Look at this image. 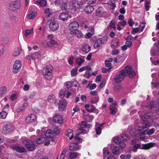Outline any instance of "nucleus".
Masks as SVG:
<instances>
[{
	"mask_svg": "<svg viewBox=\"0 0 159 159\" xmlns=\"http://www.w3.org/2000/svg\"><path fill=\"white\" fill-rule=\"evenodd\" d=\"M141 145L140 144H135L133 146V151L134 152H136L138 149L139 148H140L141 149Z\"/></svg>",
	"mask_w": 159,
	"mask_h": 159,
	"instance_id": "a18cd8bd",
	"label": "nucleus"
},
{
	"mask_svg": "<svg viewBox=\"0 0 159 159\" xmlns=\"http://www.w3.org/2000/svg\"><path fill=\"white\" fill-rule=\"evenodd\" d=\"M145 28V24L144 22L140 23L139 28L140 32L142 31Z\"/></svg>",
	"mask_w": 159,
	"mask_h": 159,
	"instance_id": "603ef678",
	"label": "nucleus"
},
{
	"mask_svg": "<svg viewBox=\"0 0 159 159\" xmlns=\"http://www.w3.org/2000/svg\"><path fill=\"white\" fill-rule=\"evenodd\" d=\"M76 61L77 64L79 66H80L83 62L84 61V60L82 58L78 57L76 59Z\"/></svg>",
	"mask_w": 159,
	"mask_h": 159,
	"instance_id": "a19ab883",
	"label": "nucleus"
},
{
	"mask_svg": "<svg viewBox=\"0 0 159 159\" xmlns=\"http://www.w3.org/2000/svg\"><path fill=\"white\" fill-rule=\"evenodd\" d=\"M39 54L38 52H35L27 56V58L30 60H34L39 57Z\"/></svg>",
	"mask_w": 159,
	"mask_h": 159,
	"instance_id": "6ab92c4d",
	"label": "nucleus"
},
{
	"mask_svg": "<svg viewBox=\"0 0 159 159\" xmlns=\"http://www.w3.org/2000/svg\"><path fill=\"white\" fill-rule=\"evenodd\" d=\"M125 74L124 71L121 70L119 74L117 75L115 78V80L116 83L119 84L123 80L125 77Z\"/></svg>",
	"mask_w": 159,
	"mask_h": 159,
	"instance_id": "423d86ee",
	"label": "nucleus"
},
{
	"mask_svg": "<svg viewBox=\"0 0 159 159\" xmlns=\"http://www.w3.org/2000/svg\"><path fill=\"white\" fill-rule=\"evenodd\" d=\"M48 134H51L52 135H53V134L52 132V131L51 129H47L45 134V136L46 137H49V136H50V135H47Z\"/></svg>",
	"mask_w": 159,
	"mask_h": 159,
	"instance_id": "6e6d98bb",
	"label": "nucleus"
},
{
	"mask_svg": "<svg viewBox=\"0 0 159 159\" xmlns=\"http://www.w3.org/2000/svg\"><path fill=\"white\" fill-rule=\"evenodd\" d=\"M77 68L75 67L71 71V75L72 77L76 76L77 75Z\"/></svg>",
	"mask_w": 159,
	"mask_h": 159,
	"instance_id": "ea45409f",
	"label": "nucleus"
},
{
	"mask_svg": "<svg viewBox=\"0 0 159 159\" xmlns=\"http://www.w3.org/2000/svg\"><path fill=\"white\" fill-rule=\"evenodd\" d=\"M99 98L98 96H96L93 99H91L90 101L92 103H95L99 101Z\"/></svg>",
	"mask_w": 159,
	"mask_h": 159,
	"instance_id": "c03bdc74",
	"label": "nucleus"
},
{
	"mask_svg": "<svg viewBox=\"0 0 159 159\" xmlns=\"http://www.w3.org/2000/svg\"><path fill=\"white\" fill-rule=\"evenodd\" d=\"M71 34L75 35L78 38H81L82 37L83 34L81 32L78 30H76L73 31V32L71 33Z\"/></svg>",
	"mask_w": 159,
	"mask_h": 159,
	"instance_id": "393cba45",
	"label": "nucleus"
},
{
	"mask_svg": "<svg viewBox=\"0 0 159 159\" xmlns=\"http://www.w3.org/2000/svg\"><path fill=\"white\" fill-rule=\"evenodd\" d=\"M52 131L53 134H58L60 132L58 128L55 125L53 126V130Z\"/></svg>",
	"mask_w": 159,
	"mask_h": 159,
	"instance_id": "c9c22d12",
	"label": "nucleus"
},
{
	"mask_svg": "<svg viewBox=\"0 0 159 159\" xmlns=\"http://www.w3.org/2000/svg\"><path fill=\"white\" fill-rule=\"evenodd\" d=\"M105 66L107 67H110L111 66V64L109 60H106L105 61Z\"/></svg>",
	"mask_w": 159,
	"mask_h": 159,
	"instance_id": "0e129e2a",
	"label": "nucleus"
},
{
	"mask_svg": "<svg viewBox=\"0 0 159 159\" xmlns=\"http://www.w3.org/2000/svg\"><path fill=\"white\" fill-rule=\"evenodd\" d=\"M53 13L52 11H45L44 13L47 16H49Z\"/></svg>",
	"mask_w": 159,
	"mask_h": 159,
	"instance_id": "69168bd1",
	"label": "nucleus"
},
{
	"mask_svg": "<svg viewBox=\"0 0 159 159\" xmlns=\"http://www.w3.org/2000/svg\"><path fill=\"white\" fill-rule=\"evenodd\" d=\"M150 113H146L144 114L142 116H141V119H142V120H145L146 119H149L151 117V115H150Z\"/></svg>",
	"mask_w": 159,
	"mask_h": 159,
	"instance_id": "4c0bfd02",
	"label": "nucleus"
},
{
	"mask_svg": "<svg viewBox=\"0 0 159 159\" xmlns=\"http://www.w3.org/2000/svg\"><path fill=\"white\" fill-rule=\"evenodd\" d=\"M61 9H64L65 10H66L67 9H75L76 10L77 9H79L80 7L79 5L77 2H72L71 5H70V8H68L67 7V3H64L62 6Z\"/></svg>",
	"mask_w": 159,
	"mask_h": 159,
	"instance_id": "39448f33",
	"label": "nucleus"
},
{
	"mask_svg": "<svg viewBox=\"0 0 159 159\" xmlns=\"http://www.w3.org/2000/svg\"><path fill=\"white\" fill-rule=\"evenodd\" d=\"M47 140V139L44 137L39 138L36 140L35 142L37 144H40L43 143Z\"/></svg>",
	"mask_w": 159,
	"mask_h": 159,
	"instance_id": "bb28decb",
	"label": "nucleus"
},
{
	"mask_svg": "<svg viewBox=\"0 0 159 159\" xmlns=\"http://www.w3.org/2000/svg\"><path fill=\"white\" fill-rule=\"evenodd\" d=\"M58 109L60 111H63L67 104L66 101L64 99H62L60 102H58Z\"/></svg>",
	"mask_w": 159,
	"mask_h": 159,
	"instance_id": "f3484780",
	"label": "nucleus"
},
{
	"mask_svg": "<svg viewBox=\"0 0 159 159\" xmlns=\"http://www.w3.org/2000/svg\"><path fill=\"white\" fill-rule=\"evenodd\" d=\"M127 75L129 76V78H132L135 76L136 73L134 70H132Z\"/></svg>",
	"mask_w": 159,
	"mask_h": 159,
	"instance_id": "49530a36",
	"label": "nucleus"
},
{
	"mask_svg": "<svg viewBox=\"0 0 159 159\" xmlns=\"http://www.w3.org/2000/svg\"><path fill=\"white\" fill-rule=\"evenodd\" d=\"M73 130L72 129H69L68 130L66 133V135L69 137H70V140H71L73 137Z\"/></svg>",
	"mask_w": 159,
	"mask_h": 159,
	"instance_id": "7c9ffc66",
	"label": "nucleus"
},
{
	"mask_svg": "<svg viewBox=\"0 0 159 159\" xmlns=\"http://www.w3.org/2000/svg\"><path fill=\"white\" fill-rule=\"evenodd\" d=\"M55 19L54 17H52V19L48 20V23L49 22V27L50 30L53 31L57 30L59 27L58 22L54 20Z\"/></svg>",
	"mask_w": 159,
	"mask_h": 159,
	"instance_id": "7ed1b4c3",
	"label": "nucleus"
},
{
	"mask_svg": "<svg viewBox=\"0 0 159 159\" xmlns=\"http://www.w3.org/2000/svg\"><path fill=\"white\" fill-rule=\"evenodd\" d=\"M94 9L93 7L91 5H89L87 6L85 8V10H93Z\"/></svg>",
	"mask_w": 159,
	"mask_h": 159,
	"instance_id": "774afa93",
	"label": "nucleus"
},
{
	"mask_svg": "<svg viewBox=\"0 0 159 159\" xmlns=\"http://www.w3.org/2000/svg\"><path fill=\"white\" fill-rule=\"evenodd\" d=\"M120 40L118 39H114L111 41V48H116L120 45Z\"/></svg>",
	"mask_w": 159,
	"mask_h": 159,
	"instance_id": "dca6fc26",
	"label": "nucleus"
},
{
	"mask_svg": "<svg viewBox=\"0 0 159 159\" xmlns=\"http://www.w3.org/2000/svg\"><path fill=\"white\" fill-rule=\"evenodd\" d=\"M36 3L41 7H44L47 5V2L46 0H41L37 1Z\"/></svg>",
	"mask_w": 159,
	"mask_h": 159,
	"instance_id": "f704fd0d",
	"label": "nucleus"
},
{
	"mask_svg": "<svg viewBox=\"0 0 159 159\" xmlns=\"http://www.w3.org/2000/svg\"><path fill=\"white\" fill-rule=\"evenodd\" d=\"M154 143H150L145 144H143L142 145V146L141 147V149L145 150L148 149L154 146Z\"/></svg>",
	"mask_w": 159,
	"mask_h": 159,
	"instance_id": "aec40b11",
	"label": "nucleus"
},
{
	"mask_svg": "<svg viewBox=\"0 0 159 159\" xmlns=\"http://www.w3.org/2000/svg\"><path fill=\"white\" fill-rule=\"evenodd\" d=\"M119 148L118 146H114L112 149V153L115 155L120 153Z\"/></svg>",
	"mask_w": 159,
	"mask_h": 159,
	"instance_id": "c85d7f7f",
	"label": "nucleus"
},
{
	"mask_svg": "<svg viewBox=\"0 0 159 159\" xmlns=\"http://www.w3.org/2000/svg\"><path fill=\"white\" fill-rule=\"evenodd\" d=\"M79 148V146L77 143H72L69 146V149L71 151H76L78 150Z\"/></svg>",
	"mask_w": 159,
	"mask_h": 159,
	"instance_id": "412c9836",
	"label": "nucleus"
},
{
	"mask_svg": "<svg viewBox=\"0 0 159 159\" xmlns=\"http://www.w3.org/2000/svg\"><path fill=\"white\" fill-rule=\"evenodd\" d=\"M79 27V24L76 21L72 22L69 24V29L70 30V33L73 32V31Z\"/></svg>",
	"mask_w": 159,
	"mask_h": 159,
	"instance_id": "9b49d317",
	"label": "nucleus"
},
{
	"mask_svg": "<svg viewBox=\"0 0 159 159\" xmlns=\"http://www.w3.org/2000/svg\"><path fill=\"white\" fill-rule=\"evenodd\" d=\"M21 66V61L19 60L16 61L13 67V72L14 74H16L19 72Z\"/></svg>",
	"mask_w": 159,
	"mask_h": 159,
	"instance_id": "0eeeda50",
	"label": "nucleus"
},
{
	"mask_svg": "<svg viewBox=\"0 0 159 159\" xmlns=\"http://www.w3.org/2000/svg\"><path fill=\"white\" fill-rule=\"evenodd\" d=\"M156 107V105L155 103V102L153 101H151L148 106V108L149 109H151L152 108H155Z\"/></svg>",
	"mask_w": 159,
	"mask_h": 159,
	"instance_id": "e433bc0d",
	"label": "nucleus"
},
{
	"mask_svg": "<svg viewBox=\"0 0 159 159\" xmlns=\"http://www.w3.org/2000/svg\"><path fill=\"white\" fill-rule=\"evenodd\" d=\"M100 42V43L102 44L107 42L108 40V37H104L102 38H99L98 39Z\"/></svg>",
	"mask_w": 159,
	"mask_h": 159,
	"instance_id": "58836bf2",
	"label": "nucleus"
},
{
	"mask_svg": "<svg viewBox=\"0 0 159 159\" xmlns=\"http://www.w3.org/2000/svg\"><path fill=\"white\" fill-rule=\"evenodd\" d=\"M73 83L71 81H68L66 83V85L67 89L71 88L72 86Z\"/></svg>",
	"mask_w": 159,
	"mask_h": 159,
	"instance_id": "680f3d73",
	"label": "nucleus"
},
{
	"mask_svg": "<svg viewBox=\"0 0 159 159\" xmlns=\"http://www.w3.org/2000/svg\"><path fill=\"white\" fill-rule=\"evenodd\" d=\"M121 138L124 140H128L129 139V137L128 135L125 134H121Z\"/></svg>",
	"mask_w": 159,
	"mask_h": 159,
	"instance_id": "3c124183",
	"label": "nucleus"
},
{
	"mask_svg": "<svg viewBox=\"0 0 159 159\" xmlns=\"http://www.w3.org/2000/svg\"><path fill=\"white\" fill-rule=\"evenodd\" d=\"M21 49L20 47L15 49L14 51L12 52V55L14 56H16L18 55L21 52Z\"/></svg>",
	"mask_w": 159,
	"mask_h": 159,
	"instance_id": "cd10ccee",
	"label": "nucleus"
},
{
	"mask_svg": "<svg viewBox=\"0 0 159 159\" xmlns=\"http://www.w3.org/2000/svg\"><path fill=\"white\" fill-rule=\"evenodd\" d=\"M53 120L55 123L62 124L64 123V119L61 115L56 114L53 117Z\"/></svg>",
	"mask_w": 159,
	"mask_h": 159,
	"instance_id": "1a4fd4ad",
	"label": "nucleus"
},
{
	"mask_svg": "<svg viewBox=\"0 0 159 159\" xmlns=\"http://www.w3.org/2000/svg\"><path fill=\"white\" fill-rule=\"evenodd\" d=\"M36 119V115L31 114L27 116L25 119V122L27 124H29L35 120Z\"/></svg>",
	"mask_w": 159,
	"mask_h": 159,
	"instance_id": "9d476101",
	"label": "nucleus"
},
{
	"mask_svg": "<svg viewBox=\"0 0 159 159\" xmlns=\"http://www.w3.org/2000/svg\"><path fill=\"white\" fill-rule=\"evenodd\" d=\"M5 48L3 45H0V56L2 55L4 52Z\"/></svg>",
	"mask_w": 159,
	"mask_h": 159,
	"instance_id": "864d4df0",
	"label": "nucleus"
},
{
	"mask_svg": "<svg viewBox=\"0 0 159 159\" xmlns=\"http://www.w3.org/2000/svg\"><path fill=\"white\" fill-rule=\"evenodd\" d=\"M85 107L89 112H93L95 109V107L93 105L86 104L85 105Z\"/></svg>",
	"mask_w": 159,
	"mask_h": 159,
	"instance_id": "5701e85b",
	"label": "nucleus"
},
{
	"mask_svg": "<svg viewBox=\"0 0 159 159\" xmlns=\"http://www.w3.org/2000/svg\"><path fill=\"white\" fill-rule=\"evenodd\" d=\"M78 154L76 152H70L69 155V159H74L78 156Z\"/></svg>",
	"mask_w": 159,
	"mask_h": 159,
	"instance_id": "2f4dec72",
	"label": "nucleus"
},
{
	"mask_svg": "<svg viewBox=\"0 0 159 159\" xmlns=\"http://www.w3.org/2000/svg\"><path fill=\"white\" fill-rule=\"evenodd\" d=\"M147 131V130H145L144 131H141L140 132V134L141 135L147 134L148 135H150L153 134L154 133L155 129L154 128H152L146 132Z\"/></svg>",
	"mask_w": 159,
	"mask_h": 159,
	"instance_id": "4be33fe9",
	"label": "nucleus"
},
{
	"mask_svg": "<svg viewBox=\"0 0 159 159\" xmlns=\"http://www.w3.org/2000/svg\"><path fill=\"white\" fill-rule=\"evenodd\" d=\"M128 23L130 27H132L133 25L134 24V22L132 19L130 18L128 21Z\"/></svg>",
	"mask_w": 159,
	"mask_h": 159,
	"instance_id": "052dcab7",
	"label": "nucleus"
},
{
	"mask_svg": "<svg viewBox=\"0 0 159 159\" xmlns=\"http://www.w3.org/2000/svg\"><path fill=\"white\" fill-rule=\"evenodd\" d=\"M106 84V81L105 80H103L102 82L99 85L100 88H102Z\"/></svg>",
	"mask_w": 159,
	"mask_h": 159,
	"instance_id": "338daca9",
	"label": "nucleus"
},
{
	"mask_svg": "<svg viewBox=\"0 0 159 159\" xmlns=\"http://www.w3.org/2000/svg\"><path fill=\"white\" fill-rule=\"evenodd\" d=\"M37 12L36 11H31L28 15V18L29 19H33L37 15Z\"/></svg>",
	"mask_w": 159,
	"mask_h": 159,
	"instance_id": "b1692460",
	"label": "nucleus"
},
{
	"mask_svg": "<svg viewBox=\"0 0 159 159\" xmlns=\"http://www.w3.org/2000/svg\"><path fill=\"white\" fill-rule=\"evenodd\" d=\"M91 127V125L87 124L85 121H83L79 124L77 130L79 131V133L80 134H84L88 132L85 129H89Z\"/></svg>",
	"mask_w": 159,
	"mask_h": 159,
	"instance_id": "f03ea898",
	"label": "nucleus"
},
{
	"mask_svg": "<svg viewBox=\"0 0 159 159\" xmlns=\"http://www.w3.org/2000/svg\"><path fill=\"white\" fill-rule=\"evenodd\" d=\"M53 68L51 65H47L43 69V73L44 77L47 80H50L52 77V71Z\"/></svg>",
	"mask_w": 159,
	"mask_h": 159,
	"instance_id": "f257e3e1",
	"label": "nucleus"
},
{
	"mask_svg": "<svg viewBox=\"0 0 159 159\" xmlns=\"http://www.w3.org/2000/svg\"><path fill=\"white\" fill-rule=\"evenodd\" d=\"M68 17H69V18H70L71 16V15H69L66 12L61 13L59 16L60 20L63 21L66 20Z\"/></svg>",
	"mask_w": 159,
	"mask_h": 159,
	"instance_id": "a211bd4d",
	"label": "nucleus"
},
{
	"mask_svg": "<svg viewBox=\"0 0 159 159\" xmlns=\"http://www.w3.org/2000/svg\"><path fill=\"white\" fill-rule=\"evenodd\" d=\"M132 69V68L131 66H127L125 67V69L122 70H123L124 72L125 73V76H126V75L128 74L131 70Z\"/></svg>",
	"mask_w": 159,
	"mask_h": 159,
	"instance_id": "c756f323",
	"label": "nucleus"
},
{
	"mask_svg": "<svg viewBox=\"0 0 159 159\" xmlns=\"http://www.w3.org/2000/svg\"><path fill=\"white\" fill-rule=\"evenodd\" d=\"M25 110L24 106H22L21 107H19L18 108H17L16 109V111L17 112H20L23 111Z\"/></svg>",
	"mask_w": 159,
	"mask_h": 159,
	"instance_id": "e2e57ef3",
	"label": "nucleus"
},
{
	"mask_svg": "<svg viewBox=\"0 0 159 159\" xmlns=\"http://www.w3.org/2000/svg\"><path fill=\"white\" fill-rule=\"evenodd\" d=\"M116 105L117 103L116 102H115L114 103L111 105L110 109L111 111V115H115L117 111V108L116 107Z\"/></svg>",
	"mask_w": 159,
	"mask_h": 159,
	"instance_id": "2eb2a0df",
	"label": "nucleus"
},
{
	"mask_svg": "<svg viewBox=\"0 0 159 159\" xmlns=\"http://www.w3.org/2000/svg\"><path fill=\"white\" fill-rule=\"evenodd\" d=\"M120 139L119 137H116L114 138L113 139L114 142L115 143L119 144L120 143Z\"/></svg>",
	"mask_w": 159,
	"mask_h": 159,
	"instance_id": "13d9d810",
	"label": "nucleus"
},
{
	"mask_svg": "<svg viewBox=\"0 0 159 159\" xmlns=\"http://www.w3.org/2000/svg\"><path fill=\"white\" fill-rule=\"evenodd\" d=\"M110 152L108 150H106L103 152V158H104L107 157V155H110Z\"/></svg>",
	"mask_w": 159,
	"mask_h": 159,
	"instance_id": "4d7b16f0",
	"label": "nucleus"
},
{
	"mask_svg": "<svg viewBox=\"0 0 159 159\" xmlns=\"http://www.w3.org/2000/svg\"><path fill=\"white\" fill-rule=\"evenodd\" d=\"M2 129L3 133L7 134L10 133L13 130V128L11 124L9 123L4 125Z\"/></svg>",
	"mask_w": 159,
	"mask_h": 159,
	"instance_id": "6e6552de",
	"label": "nucleus"
},
{
	"mask_svg": "<svg viewBox=\"0 0 159 159\" xmlns=\"http://www.w3.org/2000/svg\"><path fill=\"white\" fill-rule=\"evenodd\" d=\"M25 146L28 150L33 151L35 149V145L34 142L30 140L27 139L24 141Z\"/></svg>",
	"mask_w": 159,
	"mask_h": 159,
	"instance_id": "20e7f679",
	"label": "nucleus"
},
{
	"mask_svg": "<svg viewBox=\"0 0 159 159\" xmlns=\"http://www.w3.org/2000/svg\"><path fill=\"white\" fill-rule=\"evenodd\" d=\"M91 47L88 44L84 45L82 48V51L84 52L88 53L90 50Z\"/></svg>",
	"mask_w": 159,
	"mask_h": 159,
	"instance_id": "72a5a7b5",
	"label": "nucleus"
},
{
	"mask_svg": "<svg viewBox=\"0 0 159 159\" xmlns=\"http://www.w3.org/2000/svg\"><path fill=\"white\" fill-rule=\"evenodd\" d=\"M80 134L79 133V134H76L74 137V139L75 140L77 141V142L79 143H82V139L79 137V136Z\"/></svg>",
	"mask_w": 159,
	"mask_h": 159,
	"instance_id": "09e8293b",
	"label": "nucleus"
},
{
	"mask_svg": "<svg viewBox=\"0 0 159 159\" xmlns=\"http://www.w3.org/2000/svg\"><path fill=\"white\" fill-rule=\"evenodd\" d=\"M48 101L51 103L53 102L56 105H57L59 103V100L56 99L55 95L53 94H51L48 96Z\"/></svg>",
	"mask_w": 159,
	"mask_h": 159,
	"instance_id": "ddd939ff",
	"label": "nucleus"
},
{
	"mask_svg": "<svg viewBox=\"0 0 159 159\" xmlns=\"http://www.w3.org/2000/svg\"><path fill=\"white\" fill-rule=\"evenodd\" d=\"M7 91V88L6 87L3 86L0 88V96L2 97L6 94Z\"/></svg>",
	"mask_w": 159,
	"mask_h": 159,
	"instance_id": "a878e982",
	"label": "nucleus"
},
{
	"mask_svg": "<svg viewBox=\"0 0 159 159\" xmlns=\"http://www.w3.org/2000/svg\"><path fill=\"white\" fill-rule=\"evenodd\" d=\"M33 29H32L31 30H26L25 32V37L33 33Z\"/></svg>",
	"mask_w": 159,
	"mask_h": 159,
	"instance_id": "8fccbe9b",
	"label": "nucleus"
},
{
	"mask_svg": "<svg viewBox=\"0 0 159 159\" xmlns=\"http://www.w3.org/2000/svg\"><path fill=\"white\" fill-rule=\"evenodd\" d=\"M65 93H66V92L64 90H61V91H60V92L59 93V97L60 98L63 97L65 96Z\"/></svg>",
	"mask_w": 159,
	"mask_h": 159,
	"instance_id": "bf43d9fd",
	"label": "nucleus"
},
{
	"mask_svg": "<svg viewBox=\"0 0 159 159\" xmlns=\"http://www.w3.org/2000/svg\"><path fill=\"white\" fill-rule=\"evenodd\" d=\"M102 45L100 42L97 39L94 44V47L95 48H99Z\"/></svg>",
	"mask_w": 159,
	"mask_h": 159,
	"instance_id": "5fc2aeb1",
	"label": "nucleus"
},
{
	"mask_svg": "<svg viewBox=\"0 0 159 159\" xmlns=\"http://www.w3.org/2000/svg\"><path fill=\"white\" fill-rule=\"evenodd\" d=\"M143 126L139 127L138 128L139 131L141 132L144 129L150 127L151 123L149 121L146 120H143L142 122Z\"/></svg>",
	"mask_w": 159,
	"mask_h": 159,
	"instance_id": "f8f14e48",
	"label": "nucleus"
},
{
	"mask_svg": "<svg viewBox=\"0 0 159 159\" xmlns=\"http://www.w3.org/2000/svg\"><path fill=\"white\" fill-rule=\"evenodd\" d=\"M122 89V88L121 86L119 85H115L113 88L114 91L116 92H119Z\"/></svg>",
	"mask_w": 159,
	"mask_h": 159,
	"instance_id": "37998d69",
	"label": "nucleus"
},
{
	"mask_svg": "<svg viewBox=\"0 0 159 159\" xmlns=\"http://www.w3.org/2000/svg\"><path fill=\"white\" fill-rule=\"evenodd\" d=\"M11 148L17 152L23 153L25 152V149L24 147L18 145L11 147Z\"/></svg>",
	"mask_w": 159,
	"mask_h": 159,
	"instance_id": "4468645a",
	"label": "nucleus"
},
{
	"mask_svg": "<svg viewBox=\"0 0 159 159\" xmlns=\"http://www.w3.org/2000/svg\"><path fill=\"white\" fill-rule=\"evenodd\" d=\"M12 7H14L13 8H15L16 9H20V1H16L13 3Z\"/></svg>",
	"mask_w": 159,
	"mask_h": 159,
	"instance_id": "473e14b6",
	"label": "nucleus"
},
{
	"mask_svg": "<svg viewBox=\"0 0 159 159\" xmlns=\"http://www.w3.org/2000/svg\"><path fill=\"white\" fill-rule=\"evenodd\" d=\"M7 114V113L6 111H3L0 112V118H5Z\"/></svg>",
	"mask_w": 159,
	"mask_h": 159,
	"instance_id": "79ce46f5",
	"label": "nucleus"
},
{
	"mask_svg": "<svg viewBox=\"0 0 159 159\" xmlns=\"http://www.w3.org/2000/svg\"><path fill=\"white\" fill-rule=\"evenodd\" d=\"M109 27L110 29L113 28L114 30H115L116 29V24L115 23V22L112 20H111L109 25Z\"/></svg>",
	"mask_w": 159,
	"mask_h": 159,
	"instance_id": "de8ad7c7",
	"label": "nucleus"
}]
</instances>
